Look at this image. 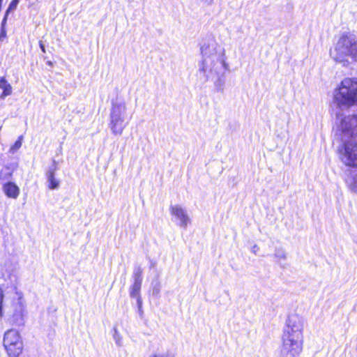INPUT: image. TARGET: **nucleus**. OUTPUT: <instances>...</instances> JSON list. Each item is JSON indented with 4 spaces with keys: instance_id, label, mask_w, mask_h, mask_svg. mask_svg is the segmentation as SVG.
I'll return each instance as SVG.
<instances>
[{
    "instance_id": "f257e3e1",
    "label": "nucleus",
    "mask_w": 357,
    "mask_h": 357,
    "mask_svg": "<svg viewBox=\"0 0 357 357\" xmlns=\"http://www.w3.org/2000/svg\"><path fill=\"white\" fill-rule=\"evenodd\" d=\"M334 101L341 109L357 106V79L345 78L334 91ZM342 144L339 147L342 160L357 167V114L348 116L341 123Z\"/></svg>"
},
{
    "instance_id": "f03ea898",
    "label": "nucleus",
    "mask_w": 357,
    "mask_h": 357,
    "mask_svg": "<svg viewBox=\"0 0 357 357\" xmlns=\"http://www.w3.org/2000/svg\"><path fill=\"white\" fill-rule=\"evenodd\" d=\"M202 61L199 68V73H203L204 81L209 77H217L215 86L218 91L224 89L225 71L228 65L225 62V50L219 46L213 39H208L201 47Z\"/></svg>"
},
{
    "instance_id": "7ed1b4c3",
    "label": "nucleus",
    "mask_w": 357,
    "mask_h": 357,
    "mask_svg": "<svg viewBox=\"0 0 357 357\" xmlns=\"http://www.w3.org/2000/svg\"><path fill=\"white\" fill-rule=\"evenodd\" d=\"M333 59L347 66L348 59L357 62V36L349 32L342 33L338 38L334 50L331 52Z\"/></svg>"
},
{
    "instance_id": "20e7f679",
    "label": "nucleus",
    "mask_w": 357,
    "mask_h": 357,
    "mask_svg": "<svg viewBox=\"0 0 357 357\" xmlns=\"http://www.w3.org/2000/svg\"><path fill=\"white\" fill-rule=\"evenodd\" d=\"M130 117H128L127 106L124 99L116 97L111 101L109 128L114 135H121L128 126Z\"/></svg>"
},
{
    "instance_id": "39448f33",
    "label": "nucleus",
    "mask_w": 357,
    "mask_h": 357,
    "mask_svg": "<svg viewBox=\"0 0 357 357\" xmlns=\"http://www.w3.org/2000/svg\"><path fill=\"white\" fill-rule=\"evenodd\" d=\"M3 346L10 357H18L22 353V342L16 330L10 329L5 333Z\"/></svg>"
},
{
    "instance_id": "423d86ee",
    "label": "nucleus",
    "mask_w": 357,
    "mask_h": 357,
    "mask_svg": "<svg viewBox=\"0 0 357 357\" xmlns=\"http://www.w3.org/2000/svg\"><path fill=\"white\" fill-rule=\"evenodd\" d=\"M280 357H298L303 350V340L282 335Z\"/></svg>"
},
{
    "instance_id": "0eeeda50",
    "label": "nucleus",
    "mask_w": 357,
    "mask_h": 357,
    "mask_svg": "<svg viewBox=\"0 0 357 357\" xmlns=\"http://www.w3.org/2000/svg\"><path fill=\"white\" fill-rule=\"evenodd\" d=\"M303 320L298 314H290L287 321L282 335L303 340Z\"/></svg>"
},
{
    "instance_id": "6e6552de",
    "label": "nucleus",
    "mask_w": 357,
    "mask_h": 357,
    "mask_svg": "<svg viewBox=\"0 0 357 357\" xmlns=\"http://www.w3.org/2000/svg\"><path fill=\"white\" fill-rule=\"evenodd\" d=\"M10 322L16 326L24 324V304L22 297L13 299L12 303Z\"/></svg>"
},
{
    "instance_id": "1a4fd4ad",
    "label": "nucleus",
    "mask_w": 357,
    "mask_h": 357,
    "mask_svg": "<svg viewBox=\"0 0 357 357\" xmlns=\"http://www.w3.org/2000/svg\"><path fill=\"white\" fill-rule=\"evenodd\" d=\"M170 213L174 217L173 221L181 228L185 229L191 222L186 210L179 205H172Z\"/></svg>"
},
{
    "instance_id": "9d476101",
    "label": "nucleus",
    "mask_w": 357,
    "mask_h": 357,
    "mask_svg": "<svg viewBox=\"0 0 357 357\" xmlns=\"http://www.w3.org/2000/svg\"><path fill=\"white\" fill-rule=\"evenodd\" d=\"M142 268L140 266H136L132 273L133 284L130 287V296L131 298L140 296V289L142 283Z\"/></svg>"
},
{
    "instance_id": "9b49d317",
    "label": "nucleus",
    "mask_w": 357,
    "mask_h": 357,
    "mask_svg": "<svg viewBox=\"0 0 357 357\" xmlns=\"http://www.w3.org/2000/svg\"><path fill=\"white\" fill-rule=\"evenodd\" d=\"M52 162L53 165L48 167L45 173L47 186L50 190H56L60 186V181L55 176V173L58 169L57 162L53 160Z\"/></svg>"
},
{
    "instance_id": "f8f14e48",
    "label": "nucleus",
    "mask_w": 357,
    "mask_h": 357,
    "mask_svg": "<svg viewBox=\"0 0 357 357\" xmlns=\"http://www.w3.org/2000/svg\"><path fill=\"white\" fill-rule=\"evenodd\" d=\"M3 192L6 195L10 198L16 199L20 193V189L17 185L12 182H8L3 185Z\"/></svg>"
},
{
    "instance_id": "ddd939ff",
    "label": "nucleus",
    "mask_w": 357,
    "mask_h": 357,
    "mask_svg": "<svg viewBox=\"0 0 357 357\" xmlns=\"http://www.w3.org/2000/svg\"><path fill=\"white\" fill-rule=\"evenodd\" d=\"M0 89L3 90L0 96V98L3 100L6 96L12 93L13 89L11 85L8 82L4 77L0 78Z\"/></svg>"
},
{
    "instance_id": "4468645a",
    "label": "nucleus",
    "mask_w": 357,
    "mask_h": 357,
    "mask_svg": "<svg viewBox=\"0 0 357 357\" xmlns=\"http://www.w3.org/2000/svg\"><path fill=\"white\" fill-rule=\"evenodd\" d=\"M7 23L6 16H4L1 23L0 29V41H3L6 38V25Z\"/></svg>"
},
{
    "instance_id": "2eb2a0df",
    "label": "nucleus",
    "mask_w": 357,
    "mask_h": 357,
    "mask_svg": "<svg viewBox=\"0 0 357 357\" xmlns=\"http://www.w3.org/2000/svg\"><path fill=\"white\" fill-rule=\"evenodd\" d=\"M23 140V136H19L18 139L14 143V144L10 147L9 152L12 154H14L17 151V150L21 147Z\"/></svg>"
},
{
    "instance_id": "dca6fc26",
    "label": "nucleus",
    "mask_w": 357,
    "mask_h": 357,
    "mask_svg": "<svg viewBox=\"0 0 357 357\" xmlns=\"http://www.w3.org/2000/svg\"><path fill=\"white\" fill-rule=\"evenodd\" d=\"M19 2H20V0H12L11 1V2L10 3V4L6 11V13L4 15V16H6V19H8V15L9 13L14 11L17 8V6Z\"/></svg>"
},
{
    "instance_id": "f3484780",
    "label": "nucleus",
    "mask_w": 357,
    "mask_h": 357,
    "mask_svg": "<svg viewBox=\"0 0 357 357\" xmlns=\"http://www.w3.org/2000/svg\"><path fill=\"white\" fill-rule=\"evenodd\" d=\"M274 255L279 260H284L287 258L286 252L282 248H276Z\"/></svg>"
},
{
    "instance_id": "a211bd4d",
    "label": "nucleus",
    "mask_w": 357,
    "mask_h": 357,
    "mask_svg": "<svg viewBox=\"0 0 357 357\" xmlns=\"http://www.w3.org/2000/svg\"><path fill=\"white\" fill-rule=\"evenodd\" d=\"M114 333L113 335L114 340H115L116 344L118 346H121V337L117 329L116 328H114Z\"/></svg>"
},
{
    "instance_id": "6ab92c4d",
    "label": "nucleus",
    "mask_w": 357,
    "mask_h": 357,
    "mask_svg": "<svg viewBox=\"0 0 357 357\" xmlns=\"http://www.w3.org/2000/svg\"><path fill=\"white\" fill-rule=\"evenodd\" d=\"M135 298H136V300H137V304L138 306L139 311L141 312L142 307V301L141 296H135Z\"/></svg>"
},
{
    "instance_id": "aec40b11",
    "label": "nucleus",
    "mask_w": 357,
    "mask_h": 357,
    "mask_svg": "<svg viewBox=\"0 0 357 357\" xmlns=\"http://www.w3.org/2000/svg\"><path fill=\"white\" fill-rule=\"evenodd\" d=\"M2 311H3V293H2V291L0 289V318L2 316Z\"/></svg>"
},
{
    "instance_id": "412c9836",
    "label": "nucleus",
    "mask_w": 357,
    "mask_h": 357,
    "mask_svg": "<svg viewBox=\"0 0 357 357\" xmlns=\"http://www.w3.org/2000/svg\"><path fill=\"white\" fill-rule=\"evenodd\" d=\"M353 190L357 192V175L354 177V181L352 183Z\"/></svg>"
},
{
    "instance_id": "4be33fe9",
    "label": "nucleus",
    "mask_w": 357,
    "mask_h": 357,
    "mask_svg": "<svg viewBox=\"0 0 357 357\" xmlns=\"http://www.w3.org/2000/svg\"><path fill=\"white\" fill-rule=\"evenodd\" d=\"M39 47L41 50V51L43 52V53H45L46 52V50H45V45L43 44V41L40 40L39 41Z\"/></svg>"
},
{
    "instance_id": "5701e85b",
    "label": "nucleus",
    "mask_w": 357,
    "mask_h": 357,
    "mask_svg": "<svg viewBox=\"0 0 357 357\" xmlns=\"http://www.w3.org/2000/svg\"><path fill=\"white\" fill-rule=\"evenodd\" d=\"M150 357H167V355L158 354H154Z\"/></svg>"
},
{
    "instance_id": "b1692460",
    "label": "nucleus",
    "mask_w": 357,
    "mask_h": 357,
    "mask_svg": "<svg viewBox=\"0 0 357 357\" xmlns=\"http://www.w3.org/2000/svg\"><path fill=\"white\" fill-rule=\"evenodd\" d=\"M205 3L211 5L213 3V0H202Z\"/></svg>"
},
{
    "instance_id": "393cba45",
    "label": "nucleus",
    "mask_w": 357,
    "mask_h": 357,
    "mask_svg": "<svg viewBox=\"0 0 357 357\" xmlns=\"http://www.w3.org/2000/svg\"><path fill=\"white\" fill-rule=\"evenodd\" d=\"M155 294H158V293H159V289H153V294H155Z\"/></svg>"
},
{
    "instance_id": "a878e982",
    "label": "nucleus",
    "mask_w": 357,
    "mask_h": 357,
    "mask_svg": "<svg viewBox=\"0 0 357 357\" xmlns=\"http://www.w3.org/2000/svg\"><path fill=\"white\" fill-rule=\"evenodd\" d=\"M3 0H0V6L2 5Z\"/></svg>"
},
{
    "instance_id": "bb28decb",
    "label": "nucleus",
    "mask_w": 357,
    "mask_h": 357,
    "mask_svg": "<svg viewBox=\"0 0 357 357\" xmlns=\"http://www.w3.org/2000/svg\"><path fill=\"white\" fill-rule=\"evenodd\" d=\"M47 63H48L49 65H52V62H51V61H48V62H47Z\"/></svg>"
}]
</instances>
